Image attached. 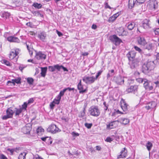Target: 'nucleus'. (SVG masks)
<instances>
[{"label":"nucleus","instance_id":"f257e3e1","mask_svg":"<svg viewBox=\"0 0 159 159\" xmlns=\"http://www.w3.org/2000/svg\"><path fill=\"white\" fill-rule=\"evenodd\" d=\"M156 61L148 60L146 64H144L142 66V72L145 74H148L152 70L154 69L155 66V62Z\"/></svg>","mask_w":159,"mask_h":159},{"label":"nucleus","instance_id":"f03ea898","mask_svg":"<svg viewBox=\"0 0 159 159\" xmlns=\"http://www.w3.org/2000/svg\"><path fill=\"white\" fill-rule=\"evenodd\" d=\"M90 114L93 116L97 117L100 114V111L98 106H93L90 107L89 110Z\"/></svg>","mask_w":159,"mask_h":159},{"label":"nucleus","instance_id":"7ed1b4c3","mask_svg":"<svg viewBox=\"0 0 159 159\" xmlns=\"http://www.w3.org/2000/svg\"><path fill=\"white\" fill-rule=\"evenodd\" d=\"M109 39L116 46L119 45L120 43L122 42V40L115 34L110 36L109 37Z\"/></svg>","mask_w":159,"mask_h":159},{"label":"nucleus","instance_id":"20e7f679","mask_svg":"<svg viewBox=\"0 0 159 159\" xmlns=\"http://www.w3.org/2000/svg\"><path fill=\"white\" fill-rule=\"evenodd\" d=\"M121 107L124 113L122 114H126L128 113L129 110V105L126 102L125 100L122 99L120 101Z\"/></svg>","mask_w":159,"mask_h":159},{"label":"nucleus","instance_id":"39448f33","mask_svg":"<svg viewBox=\"0 0 159 159\" xmlns=\"http://www.w3.org/2000/svg\"><path fill=\"white\" fill-rule=\"evenodd\" d=\"M47 131L52 134H56L61 131V130L57 127L55 125L51 124L47 129Z\"/></svg>","mask_w":159,"mask_h":159},{"label":"nucleus","instance_id":"423d86ee","mask_svg":"<svg viewBox=\"0 0 159 159\" xmlns=\"http://www.w3.org/2000/svg\"><path fill=\"white\" fill-rule=\"evenodd\" d=\"M143 84L144 88L146 90L150 91L153 89L152 83L146 79H145V82L143 83Z\"/></svg>","mask_w":159,"mask_h":159},{"label":"nucleus","instance_id":"0eeeda50","mask_svg":"<svg viewBox=\"0 0 159 159\" xmlns=\"http://www.w3.org/2000/svg\"><path fill=\"white\" fill-rule=\"evenodd\" d=\"M36 52L35 57L38 60H45L46 59L47 55L41 51Z\"/></svg>","mask_w":159,"mask_h":159},{"label":"nucleus","instance_id":"6e6552de","mask_svg":"<svg viewBox=\"0 0 159 159\" xmlns=\"http://www.w3.org/2000/svg\"><path fill=\"white\" fill-rule=\"evenodd\" d=\"M32 125L30 123H28L22 129V132L24 134H29L32 129Z\"/></svg>","mask_w":159,"mask_h":159},{"label":"nucleus","instance_id":"1a4fd4ad","mask_svg":"<svg viewBox=\"0 0 159 159\" xmlns=\"http://www.w3.org/2000/svg\"><path fill=\"white\" fill-rule=\"evenodd\" d=\"M77 88L79 90V93H85L87 91V87L85 85L82 84L81 80H80V82L77 85Z\"/></svg>","mask_w":159,"mask_h":159},{"label":"nucleus","instance_id":"9d476101","mask_svg":"<svg viewBox=\"0 0 159 159\" xmlns=\"http://www.w3.org/2000/svg\"><path fill=\"white\" fill-rule=\"evenodd\" d=\"M83 80L86 84H91L94 82L95 78L93 76L89 77L86 75L83 78Z\"/></svg>","mask_w":159,"mask_h":159},{"label":"nucleus","instance_id":"9b49d317","mask_svg":"<svg viewBox=\"0 0 159 159\" xmlns=\"http://www.w3.org/2000/svg\"><path fill=\"white\" fill-rule=\"evenodd\" d=\"M150 21L148 19H144L142 22L141 27H143L144 29H148L151 27H150Z\"/></svg>","mask_w":159,"mask_h":159},{"label":"nucleus","instance_id":"f8f14e48","mask_svg":"<svg viewBox=\"0 0 159 159\" xmlns=\"http://www.w3.org/2000/svg\"><path fill=\"white\" fill-rule=\"evenodd\" d=\"M138 86L137 85L131 86L129 88H128L126 90L128 93L133 92L137 96L138 95L137 93Z\"/></svg>","mask_w":159,"mask_h":159},{"label":"nucleus","instance_id":"ddd939ff","mask_svg":"<svg viewBox=\"0 0 159 159\" xmlns=\"http://www.w3.org/2000/svg\"><path fill=\"white\" fill-rule=\"evenodd\" d=\"M113 80L115 83L121 85L124 84V78L121 76L114 77Z\"/></svg>","mask_w":159,"mask_h":159},{"label":"nucleus","instance_id":"4468645a","mask_svg":"<svg viewBox=\"0 0 159 159\" xmlns=\"http://www.w3.org/2000/svg\"><path fill=\"white\" fill-rule=\"evenodd\" d=\"M139 61L137 59H134L131 61H129V64H130V68L132 69H134L137 67L138 66Z\"/></svg>","mask_w":159,"mask_h":159},{"label":"nucleus","instance_id":"2eb2a0df","mask_svg":"<svg viewBox=\"0 0 159 159\" xmlns=\"http://www.w3.org/2000/svg\"><path fill=\"white\" fill-rule=\"evenodd\" d=\"M137 41L139 44L142 47H143L146 43L147 42L145 38L140 36L138 37L137 38Z\"/></svg>","mask_w":159,"mask_h":159},{"label":"nucleus","instance_id":"dca6fc26","mask_svg":"<svg viewBox=\"0 0 159 159\" xmlns=\"http://www.w3.org/2000/svg\"><path fill=\"white\" fill-rule=\"evenodd\" d=\"M19 50H16L11 52L9 54V57L10 59L12 60L19 53Z\"/></svg>","mask_w":159,"mask_h":159},{"label":"nucleus","instance_id":"f3484780","mask_svg":"<svg viewBox=\"0 0 159 159\" xmlns=\"http://www.w3.org/2000/svg\"><path fill=\"white\" fill-rule=\"evenodd\" d=\"M156 106V103L155 102H152L148 103L145 107L147 110H151L154 108Z\"/></svg>","mask_w":159,"mask_h":159},{"label":"nucleus","instance_id":"a211bd4d","mask_svg":"<svg viewBox=\"0 0 159 159\" xmlns=\"http://www.w3.org/2000/svg\"><path fill=\"white\" fill-rule=\"evenodd\" d=\"M126 56L129 61H131L135 58V53L134 51H130L126 54Z\"/></svg>","mask_w":159,"mask_h":159},{"label":"nucleus","instance_id":"6ab92c4d","mask_svg":"<svg viewBox=\"0 0 159 159\" xmlns=\"http://www.w3.org/2000/svg\"><path fill=\"white\" fill-rule=\"evenodd\" d=\"M28 104L26 102H25L23 105H22V108L20 107V114L22 113V112H25V115L24 116V117L25 118H27V116H26V108L27 107V105Z\"/></svg>","mask_w":159,"mask_h":159},{"label":"nucleus","instance_id":"aec40b11","mask_svg":"<svg viewBox=\"0 0 159 159\" xmlns=\"http://www.w3.org/2000/svg\"><path fill=\"white\" fill-rule=\"evenodd\" d=\"M46 37V34L44 32H40L38 33V38L42 41L44 42Z\"/></svg>","mask_w":159,"mask_h":159},{"label":"nucleus","instance_id":"412c9836","mask_svg":"<svg viewBox=\"0 0 159 159\" xmlns=\"http://www.w3.org/2000/svg\"><path fill=\"white\" fill-rule=\"evenodd\" d=\"M124 150H122L120 152V154L117 156V158H120L125 157L127 155V150L126 148H123Z\"/></svg>","mask_w":159,"mask_h":159},{"label":"nucleus","instance_id":"4be33fe9","mask_svg":"<svg viewBox=\"0 0 159 159\" xmlns=\"http://www.w3.org/2000/svg\"><path fill=\"white\" fill-rule=\"evenodd\" d=\"M7 40L10 42L18 43L19 39L17 37L13 36H10L7 38Z\"/></svg>","mask_w":159,"mask_h":159},{"label":"nucleus","instance_id":"5701e85b","mask_svg":"<svg viewBox=\"0 0 159 159\" xmlns=\"http://www.w3.org/2000/svg\"><path fill=\"white\" fill-rule=\"evenodd\" d=\"M137 5L136 0H129L128 7L129 9H132L135 5Z\"/></svg>","mask_w":159,"mask_h":159},{"label":"nucleus","instance_id":"b1692460","mask_svg":"<svg viewBox=\"0 0 159 159\" xmlns=\"http://www.w3.org/2000/svg\"><path fill=\"white\" fill-rule=\"evenodd\" d=\"M59 65L57 64L54 65L53 66H48V70L51 72H54L56 69L58 70L59 69Z\"/></svg>","mask_w":159,"mask_h":159},{"label":"nucleus","instance_id":"393cba45","mask_svg":"<svg viewBox=\"0 0 159 159\" xmlns=\"http://www.w3.org/2000/svg\"><path fill=\"white\" fill-rule=\"evenodd\" d=\"M135 23L133 22H129L128 23L127 27L129 30H131L134 28L136 27Z\"/></svg>","mask_w":159,"mask_h":159},{"label":"nucleus","instance_id":"a878e982","mask_svg":"<svg viewBox=\"0 0 159 159\" xmlns=\"http://www.w3.org/2000/svg\"><path fill=\"white\" fill-rule=\"evenodd\" d=\"M143 47L145 49H147L149 51H151L152 49L153 46L152 43L146 42V43Z\"/></svg>","mask_w":159,"mask_h":159},{"label":"nucleus","instance_id":"bb28decb","mask_svg":"<svg viewBox=\"0 0 159 159\" xmlns=\"http://www.w3.org/2000/svg\"><path fill=\"white\" fill-rule=\"evenodd\" d=\"M116 122H118V121L116 120L111 122L109 124L107 125V128L108 129H111L115 127L116 125Z\"/></svg>","mask_w":159,"mask_h":159},{"label":"nucleus","instance_id":"cd10ccee","mask_svg":"<svg viewBox=\"0 0 159 159\" xmlns=\"http://www.w3.org/2000/svg\"><path fill=\"white\" fill-rule=\"evenodd\" d=\"M129 120L126 118H121L120 119V122L122 124L127 125L129 122Z\"/></svg>","mask_w":159,"mask_h":159},{"label":"nucleus","instance_id":"c85d7f7f","mask_svg":"<svg viewBox=\"0 0 159 159\" xmlns=\"http://www.w3.org/2000/svg\"><path fill=\"white\" fill-rule=\"evenodd\" d=\"M151 6L153 7V8L155 10L157 8L158 2L156 0H152L151 2Z\"/></svg>","mask_w":159,"mask_h":159},{"label":"nucleus","instance_id":"c756f323","mask_svg":"<svg viewBox=\"0 0 159 159\" xmlns=\"http://www.w3.org/2000/svg\"><path fill=\"white\" fill-rule=\"evenodd\" d=\"M41 75L43 77H44L46 75L47 70V67H41Z\"/></svg>","mask_w":159,"mask_h":159},{"label":"nucleus","instance_id":"7c9ffc66","mask_svg":"<svg viewBox=\"0 0 159 159\" xmlns=\"http://www.w3.org/2000/svg\"><path fill=\"white\" fill-rule=\"evenodd\" d=\"M114 70L112 69L109 71V72L107 74V79H108L111 77H112L114 75Z\"/></svg>","mask_w":159,"mask_h":159},{"label":"nucleus","instance_id":"2f4dec72","mask_svg":"<svg viewBox=\"0 0 159 159\" xmlns=\"http://www.w3.org/2000/svg\"><path fill=\"white\" fill-rule=\"evenodd\" d=\"M7 114L9 115L11 117L12 116L14 111L11 108H8L6 111Z\"/></svg>","mask_w":159,"mask_h":159},{"label":"nucleus","instance_id":"473e14b6","mask_svg":"<svg viewBox=\"0 0 159 159\" xmlns=\"http://www.w3.org/2000/svg\"><path fill=\"white\" fill-rule=\"evenodd\" d=\"M153 146V145L152 143L148 141L147 143L146 146L147 147V148L148 150L150 151L151 149V148H152Z\"/></svg>","mask_w":159,"mask_h":159},{"label":"nucleus","instance_id":"72a5a7b5","mask_svg":"<svg viewBox=\"0 0 159 159\" xmlns=\"http://www.w3.org/2000/svg\"><path fill=\"white\" fill-rule=\"evenodd\" d=\"M123 27H120L118 28L117 30V34L119 36H121L122 34Z\"/></svg>","mask_w":159,"mask_h":159},{"label":"nucleus","instance_id":"f704fd0d","mask_svg":"<svg viewBox=\"0 0 159 159\" xmlns=\"http://www.w3.org/2000/svg\"><path fill=\"white\" fill-rule=\"evenodd\" d=\"M34 14L37 16H40V17H43V16L42 12H40L39 11H34Z\"/></svg>","mask_w":159,"mask_h":159},{"label":"nucleus","instance_id":"c9c22d12","mask_svg":"<svg viewBox=\"0 0 159 159\" xmlns=\"http://www.w3.org/2000/svg\"><path fill=\"white\" fill-rule=\"evenodd\" d=\"M27 153L26 151L20 152V159H26L25 156Z\"/></svg>","mask_w":159,"mask_h":159},{"label":"nucleus","instance_id":"e433bc0d","mask_svg":"<svg viewBox=\"0 0 159 159\" xmlns=\"http://www.w3.org/2000/svg\"><path fill=\"white\" fill-rule=\"evenodd\" d=\"M61 99V98H60L58 97L57 96L56 98L54 99L53 102L55 104H58L60 103Z\"/></svg>","mask_w":159,"mask_h":159},{"label":"nucleus","instance_id":"4c0bfd02","mask_svg":"<svg viewBox=\"0 0 159 159\" xmlns=\"http://www.w3.org/2000/svg\"><path fill=\"white\" fill-rule=\"evenodd\" d=\"M66 91V89H64L63 90H61L59 94L57 96L58 97L60 98H61V97L64 95L65 92Z\"/></svg>","mask_w":159,"mask_h":159},{"label":"nucleus","instance_id":"58836bf2","mask_svg":"<svg viewBox=\"0 0 159 159\" xmlns=\"http://www.w3.org/2000/svg\"><path fill=\"white\" fill-rule=\"evenodd\" d=\"M44 129L41 127H39L36 130V132L37 134H39L42 132H43Z\"/></svg>","mask_w":159,"mask_h":159},{"label":"nucleus","instance_id":"ea45409f","mask_svg":"<svg viewBox=\"0 0 159 159\" xmlns=\"http://www.w3.org/2000/svg\"><path fill=\"white\" fill-rule=\"evenodd\" d=\"M33 6L35 7L38 9L40 8L42 6V5L41 4H39L37 3H34L33 5Z\"/></svg>","mask_w":159,"mask_h":159},{"label":"nucleus","instance_id":"a19ab883","mask_svg":"<svg viewBox=\"0 0 159 159\" xmlns=\"http://www.w3.org/2000/svg\"><path fill=\"white\" fill-rule=\"evenodd\" d=\"M27 81L30 84H32L34 82V79L31 78H28L27 79Z\"/></svg>","mask_w":159,"mask_h":159},{"label":"nucleus","instance_id":"79ce46f5","mask_svg":"<svg viewBox=\"0 0 159 159\" xmlns=\"http://www.w3.org/2000/svg\"><path fill=\"white\" fill-rule=\"evenodd\" d=\"M85 108H84L83 111H82L80 112V115L79 116L81 117H83L85 116Z\"/></svg>","mask_w":159,"mask_h":159},{"label":"nucleus","instance_id":"37998d69","mask_svg":"<svg viewBox=\"0 0 159 159\" xmlns=\"http://www.w3.org/2000/svg\"><path fill=\"white\" fill-rule=\"evenodd\" d=\"M7 85L9 86H14L15 85V84L14 81H8L7 82Z\"/></svg>","mask_w":159,"mask_h":159},{"label":"nucleus","instance_id":"c03bdc74","mask_svg":"<svg viewBox=\"0 0 159 159\" xmlns=\"http://www.w3.org/2000/svg\"><path fill=\"white\" fill-rule=\"evenodd\" d=\"M145 1V0H136V3L137 5H138L140 4L144 3Z\"/></svg>","mask_w":159,"mask_h":159},{"label":"nucleus","instance_id":"a18cd8bd","mask_svg":"<svg viewBox=\"0 0 159 159\" xmlns=\"http://www.w3.org/2000/svg\"><path fill=\"white\" fill-rule=\"evenodd\" d=\"M59 69L58 70V71H60L61 69H62L64 70V71H68V70H67V69L62 65L60 66L59 65Z\"/></svg>","mask_w":159,"mask_h":159},{"label":"nucleus","instance_id":"49530a36","mask_svg":"<svg viewBox=\"0 0 159 159\" xmlns=\"http://www.w3.org/2000/svg\"><path fill=\"white\" fill-rule=\"evenodd\" d=\"M116 19L113 16L110 17L108 20V21L111 22H113Z\"/></svg>","mask_w":159,"mask_h":159},{"label":"nucleus","instance_id":"de8ad7c7","mask_svg":"<svg viewBox=\"0 0 159 159\" xmlns=\"http://www.w3.org/2000/svg\"><path fill=\"white\" fill-rule=\"evenodd\" d=\"M93 125L92 123H85L84 124L85 126L88 129H90L92 126Z\"/></svg>","mask_w":159,"mask_h":159},{"label":"nucleus","instance_id":"09e8293b","mask_svg":"<svg viewBox=\"0 0 159 159\" xmlns=\"http://www.w3.org/2000/svg\"><path fill=\"white\" fill-rule=\"evenodd\" d=\"M10 15V13L8 12H5L3 14V17H5L6 18L8 17Z\"/></svg>","mask_w":159,"mask_h":159},{"label":"nucleus","instance_id":"8fccbe9b","mask_svg":"<svg viewBox=\"0 0 159 159\" xmlns=\"http://www.w3.org/2000/svg\"><path fill=\"white\" fill-rule=\"evenodd\" d=\"M3 62L5 64L7 65V66H11V63L8 61H7L6 60H3Z\"/></svg>","mask_w":159,"mask_h":159},{"label":"nucleus","instance_id":"3c124183","mask_svg":"<svg viewBox=\"0 0 159 159\" xmlns=\"http://www.w3.org/2000/svg\"><path fill=\"white\" fill-rule=\"evenodd\" d=\"M113 140V139L110 137H107L105 140L107 142L111 143Z\"/></svg>","mask_w":159,"mask_h":159},{"label":"nucleus","instance_id":"603ef678","mask_svg":"<svg viewBox=\"0 0 159 159\" xmlns=\"http://www.w3.org/2000/svg\"><path fill=\"white\" fill-rule=\"evenodd\" d=\"M47 139H48V140H50V138L48 137H41V139L43 141L45 142H46V141L47 140Z\"/></svg>","mask_w":159,"mask_h":159},{"label":"nucleus","instance_id":"864d4df0","mask_svg":"<svg viewBox=\"0 0 159 159\" xmlns=\"http://www.w3.org/2000/svg\"><path fill=\"white\" fill-rule=\"evenodd\" d=\"M134 48L135 49V50L138 51L140 53H141L142 52V50L139 48L138 47L136 46H135L134 47Z\"/></svg>","mask_w":159,"mask_h":159},{"label":"nucleus","instance_id":"5fc2aeb1","mask_svg":"<svg viewBox=\"0 0 159 159\" xmlns=\"http://www.w3.org/2000/svg\"><path fill=\"white\" fill-rule=\"evenodd\" d=\"M12 81H14L15 84L16 83L17 84H19L20 83V78H18L17 79H15L12 80Z\"/></svg>","mask_w":159,"mask_h":159},{"label":"nucleus","instance_id":"6e6d98bb","mask_svg":"<svg viewBox=\"0 0 159 159\" xmlns=\"http://www.w3.org/2000/svg\"><path fill=\"white\" fill-rule=\"evenodd\" d=\"M136 80L139 83H142L143 82H144V83L145 82V79L140 78L137 79Z\"/></svg>","mask_w":159,"mask_h":159},{"label":"nucleus","instance_id":"4d7b16f0","mask_svg":"<svg viewBox=\"0 0 159 159\" xmlns=\"http://www.w3.org/2000/svg\"><path fill=\"white\" fill-rule=\"evenodd\" d=\"M128 34V32L127 31L125 30L123 28V32L121 36H126Z\"/></svg>","mask_w":159,"mask_h":159},{"label":"nucleus","instance_id":"13d9d810","mask_svg":"<svg viewBox=\"0 0 159 159\" xmlns=\"http://www.w3.org/2000/svg\"><path fill=\"white\" fill-rule=\"evenodd\" d=\"M102 72V70H99L97 73V74L96 76V78H95V80H96L98 77L100 76Z\"/></svg>","mask_w":159,"mask_h":159},{"label":"nucleus","instance_id":"bf43d9fd","mask_svg":"<svg viewBox=\"0 0 159 159\" xmlns=\"http://www.w3.org/2000/svg\"><path fill=\"white\" fill-rule=\"evenodd\" d=\"M34 101V98H31L29 99V100L28 101V102L27 103L28 104H30L32 103H33Z\"/></svg>","mask_w":159,"mask_h":159},{"label":"nucleus","instance_id":"052dcab7","mask_svg":"<svg viewBox=\"0 0 159 159\" xmlns=\"http://www.w3.org/2000/svg\"><path fill=\"white\" fill-rule=\"evenodd\" d=\"M103 104L104 105V109L105 111L107 110L108 109V105L107 104L106 102H104Z\"/></svg>","mask_w":159,"mask_h":159},{"label":"nucleus","instance_id":"680f3d73","mask_svg":"<svg viewBox=\"0 0 159 159\" xmlns=\"http://www.w3.org/2000/svg\"><path fill=\"white\" fill-rule=\"evenodd\" d=\"M157 62V64L159 65V53L156 55Z\"/></svg>","mask_w":159,"mask_h":159},{"label":"nucleus","instance_id":"e2e57ef3","mask_svg":"<svg viewBox=\"0 0 159 159\" xmlns=\"http://www.w3.org/2000/svg\"><path fill=\"white\" fill-rule=\"evenodd\" d=\"M54 104L55 103H54V102H53L50 103V108L51 109H53L54 107L55 106Z\"/></svg>","mask_w":159,"mask_h":159},{"label":"nucleus","instance_id":"0e129e2a","mask_svg":"<svg viewBox=\"0 0 159 159\" xmlns=\"http://www.w3.org/2000/svg\"><path fill=\"white\" fill-rule=\"evenodd\" d=\"M152 85L153 86V85L154 84H156V86H155V87H158V85L159 84V81H157L156 82H152Z\"/></svg>","mask_w":159,"mask_h":159},{"label":"nucleus","instance_id":"69168bd1","mask_svg":"<svg viewBox=\"0 0 159 159\" xmlns=\"http://www.w3.org/2000/svg\"><path fill=\"white\" fill-rule=\"evenodd\" d=\"M11 117H10V116H9V115L7 114L6 115H5V116H3L2 117V119L3 120H6L7 119L9 118H11Z\"/></svg>","mask_w":159,"mask_h":159},{"label":"nucleus","instance_id":"338daca9","mask_svg":"<svg viewBox=\"0 0 159 159\" xmlns=\"http://www.w3.org/2000/svg\"><path fill=\"white\" fill-rule=\"evenodd\" d=\"M7 150L10 152L11 155H12L13 154V152L14 151V149H10L9 148H8L7 149Z\"/></svg>","mask_w":159,"mask_h":159},{"label":"nucleus","instance_id":"774afa93","mask_svg":"<svg viewBox=\"0 0 159 159\" xmlns=\"http://www.w3.org/2000/svg\"><path fill=\"white\" fill-rule=\"evenodd\" d=\"M33 159H43L42 158L40 157L38 155H36L35 157H34Z\"/></svg>","mask_w":159,"mask_h":159}]
</instances>
